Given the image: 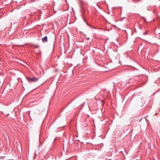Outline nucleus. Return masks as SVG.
Masks as SVG:
<instances>
[{
	"instance_id": "5",
	"label": "nucleus",
	"mask_w": 160,
	"mask_h": 160,
	"mask_svg": "<svg viewBox=\"0 0 160 160\" xmlns=\"http://www.w3.org/2000/svg\"><path fill=\"white\" fill-rule=\"evenodd\" d=\"M147 34V32H145L143 34V35H146Z\"/></svg>"
},
{
	"instance_id": "2",
	"label": "nucleus",
	"mask_w": 160,
	"mask_h": 160,
	"mask_svg": "<svg viewBox=\"0 0 160 160\" xmlns=\"http://www.w3.org/2000/svg\"><path fill=\"white\" fill-rule=\"evenodd\" d=\"M42 40L43 42H48V38L47 36H45L42 38Z\"/></svg>"
},
{
	"instance_id": "4",
	"label": "nucleus",
	"mask_w": 160,
	"mask_h": 160,
	"mask_svg": "<svg viewBox=\"0 0 160 160\" xmlns=\"http://www.w3.org/2000/svg\"><path fill=\"white\" fill-rule=\"evenodd\" d=\"M33 46L34 48H38L39 47V45H33Z\"/></svg>"
},
{
	"instance_id": "3",
	"label": "nucleus",
	"mask_w": 160,
	"mask_h": 160,
	"mask_svg": "<svg viewBox=\"0 0 160 160\" xmlns=\"http://www.w3.org/2000/svg\"><path fill=\"white\" fill-rule=\"evenodd\" d=\"M141 0H133V1L134 3H136L141 1Z\"/></svg>"
},
{
	"instance_id": "1",
	"label": "nucleus",
	"mask_w": 160,
	"mask_h": 160,
	"mask_svg": "<svg viewBox=\"0 0 160 160\" xmlns=\"http://www.w3.org/2000/svg\"><path fill=\"white\" fill-rule=\"evenodd\" d=\"M27 79L29 82H35L38 81L39 78L35 77H27Z\"/></svg>"
}]
</instances>
